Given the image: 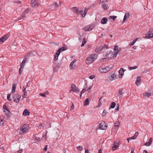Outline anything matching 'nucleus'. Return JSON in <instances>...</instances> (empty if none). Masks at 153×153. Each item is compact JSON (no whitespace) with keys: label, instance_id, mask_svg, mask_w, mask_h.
I'll use <instances>...</instances> for the list:
<instances>
[{"label":"nucleus","instance_id":"obj_1","mask_svg":"<svg viewBox=\"0 0 153 153\" xmlns=\"http://www.w3.org/2000/svg\"><path fill=\"white\" fill-rule=\"evenodd\" d=\"M97 55L96 54H91L86 59V63L90 64L92 63L97 58Z\"/></svg>","mask_w":153,"mask_h":153},{"label":"nucleus","instance_id":"obj_2","mask_svg":"<svg viewBox=\"0 0 153 153\" xmlns=\"http://www.w3.org/2000/svg\"><path fill=\"white\" fill-rule=\"evenodd\" d=\"M29 127L27 124H25L21 126L20 128L19 133L20 134H22L25 133L28 130Z\"/></svg>","mask_w":153,"mask_h":153},{"label":"nucleus","instance_id":"obj_3","mask_svg":"<svg viewBox=\"0 0 153 153\" xmlns=\"http://www.w3.org/2000/svg\"><path fill=\"white\" fill-rule=\"evenodd\" d=\"M3 111L6 116L8 118L9 116L10 110L6 104H4L3 106Z\"/></svg>","mask_w":153,"mask_h":153},{"label":"nucleus","instance_id":"obj_4","mask_svg":"<svg viewBox=\"0 0 153 153\" xmlns=\"http://www.w3.org/2000/svg\"><path fill=\"white\" fill-rule=\"evenodd\" d=\"M71 10L73 11L74 13H76L77 15H80V14L82 13H83V11L82 10H79V9L76 7H74L71 8Z\"/></svg>","mask_w":153,"mask_h":153},{"label":"nucleus","instance_id":"obj_5","mask_svg":"<svg viewBox=\"0 0 153 153\" xmlns=\"http://www.w3.org/2000/svg\"><path fill=\"white\" fill-rule=\"evenodd\" d=\"M21 97V96L19 95L18 94H15L13 97L14 101L16 102V103L19 102Z\"/></svg>","mask_w":153,"mask_h":153},{"label":"nucleus","instance_id":"obj_6","mask_svg":"<svg viewBox=\"0 0 153 153\" xmlns=\"http://www.w3.org/2000/svg\"><path fill=\"white\" fill-rule=\"evenodd\" d=\"M110 68L108 67H107L105 68H100L99 69V71L100 73H106L110 71Z\"/></svg>","mask_w":153,"mask_h":153},{"label":"nucleus","instance_id":"obj_7","mask_svg":"<svg viewBox=\"0 0 153 153\" xmlns=\"http://www.w3.org/2000/svg\"><path fill=\"white\" fill-rule=\"evenodd\" d=\"M70 91L74 92H78L79 91L78 88L74 84H73L72 85Z\"/></svg>","mask_w":153,"mask_h":153},{"label":"nucleus","instance_id":"obj_8","mask_svg":"<svg viewBox=\"0 0 153 153\" xmlns=\"http://www.w3.org/2000/svg\"><path fill=\"white\" fill-rule=\"evenodd\" d=\"M9 35L8 34L5 35L2 37L0 38V44L1 42L3 43L4 42L6 39L9 38Z\"/></svg>","mask_w":153,"mask_h":153},{"label":"nucleus","instance_id":"obj_9","mask_svg":"<svg viewBox=\"0 0 153 153\" xmlns=\"http://www.w3.org/2000/svg\"><path fill=\"white\" fill-rule=\"evenodd\" d=\"M107 128V126L105 125L104 121H102L100 124L99 128L100 129L104 130L106 129Z\"/></svg>","mask_w":153,"mask_h":153},{"label":"nucleus","instance_id":"obj_10","mask_svg":"<svg viewBox=\"0 0 153 153\" xmlns=\"http://www.w3.org/2000/svg\"><path fill=\"white\" fill-rule=\"evenodd\" d=\"M145 37L146 38L149 39L153 37V31H149L146 34L145 36Z\"/></svg>","mask_w":153,"mask_h":153},{"label":"nucleus","instance_id":"obj_11","mask_svg":"<svg viewBox=\"0 0 153 153\" xmlns=\"http://www.w3.org/2000/svg\"><path fill=\"white\" fill-rule=\"evenodd\" d=\"M124 71L123 69V68H121L119 72V78H122L124 75Z\"/></svg>","mask_w":153,"mask_h":153},{"label":"nucleus","instance_id":"obj_12","mask_svg":"<svg viewBox=\"0 0 153 153\" xmlns=\"http://www.w3.org/2000/svg\"><path fill=\"white\" fill-rule=\"evenodd\" d=\"M119 145V142L117 143L115 142H114L112 148L113 151H114L116 148L117 149Z\"/></svg>","mask_w":153,"mask_h":153},{"label":"nucleus","instance_id":"obj_13","mask_svg":"<svg viewBox=\"0 0 153 153\" xmlns=\"http://www.w3.org/2000/svg\"><path fill=\"white\" fill-rule=\"evenodd\" d=\"M123 88L120 89L119 90L118 93L117 94V96L120 98L122 97V95L123 94Z\"/></svg>","mask_w":153,"mask_h":153},{"label":"nucleus","instance_id":"obj_14","mask_svg":"<svg viewBox=\"0 0 153 153\" xmlns=\"http://www.w3.org/2000/svg\"><path fill=\"white\" fill-rule=\"evenodd\" d=\"M61 52L58 50L57 51L56 54L54 55V60L56 61L58 60V57Z\"/></svg>","mask_w":153,"mask_h":153},{"label":"nucleus","instance_id":"obj_15","mask_svg":"<svg viewBox=\"0 0 153 153\" xmlns=\"http://www.w3.org/2000/svg\"><path fill=\"white\" fill-rule=\"evenodd\" d=\"M54 63L55 64V66L54 67L53 69L54 71L58 69V68L61 66V64L60 63H57L56 62H54Z\"/></svg>","mask_w":153,"mask_h":153},{"label":"nucleus","instance_id":"obj_16","mask_svg":"<svg viewBox=\"0 0 153 153\" xmlns=\"http://www.w3.org/2000/svg\"><path fill=\"white\" fill-rule=\"evenodd\" d=\"M152 143V139L151 137L149 139L148 142H146L144 145L146 146H149Z\"/></svg>","mask_w":153,"mask_h":153},{"label":"nucleus","instance_id":"obj_17","mask_svg":"<svg viewBox=\"0 0 153 153\" xmlns=\"http://www.w3.org/2000/svg\"><path fill=\"white\" fill-rule=\"evenodd\" d=\"M26 89V87H25V86H24L22 89L23 92V94L22 95V97L23 98H25L27 96L26 92L25 91Z\"/></svg>","mask_w":153,"mask_h":153},{"label":"nucleus","instance_id":"obj_18","mask_svg":"<svg viewBox=\"0 0 153 153\" xmlns=\"http://www.w3.org/2000/svg\"><path fill=\"white\" fill-rule=\"evenodd\" d=\"M16 86V85L15 83H14L13 84V85H12V91H11V92L12 93H13V94L14 93L15 91Z\"/></svg>","mask_w":153,"mask_h":153},{"label":"nucleus","instance_id":"obj_19","mask_svg":"<svg viewBox=\"0 0 153 153\" xmlns=\"http://www.w3.org/2000/svg\"><path fill=\"white\" fill-rule=\"evenodd\" d=\"M88 11V9H85L84 13H82L80 14V16L81 17H84L85 16Z\"/></svg>","mask_w":153,"mask_h":153},{"label":"nucleus","instance_id":"obj_20","mask_svg":"<svg viewBox=\"0 0 153 153\" xmlns=\"http://www.w3.org/2000/svg\"><path fill=\"white\" fill-rule=\"evenodd\" d=\"M30 114V112L27 109H25L23 112V114L25 116L29 115Z\"/></svg>","mask_w":153,"mask_h":153},{"label":"nucleus","instance_id":"obj_21","mask_svg":"<svg viewBox=\"0 0 153 153\" xmlns=\"http://www.w3.org/2000/svg\"><path fill=\"white\" fill-rule=\"evenodd\" d=\"M75 62V61H72L70 65V68L71 69H72L75 67V65L74 64Z\"/></svg>","mask_w":153,"mask_h":153},{"label":"nucleus","instance_id":"obj_22","mask_svg":"<svg viewBox=\"0 0 153 153\" xmlns=\"http://www.w3.org/2000/svg\"><path fill=\"white\" fill-rule=\"evenodd\" d=\"M140 80L141 79L140 77H137V80L136 81L135 83L137 86H138L139 84V83H138V82H140Z\"/></svg>","mask_w":153,"mask_h":153},{"label":"nucleus","instance_id":"obj_23","mask_svg":"<svg viewBox=\"0 0 153 153\" xmlns=\"http://www.w3.org/2000/svg\"><path fill=\"white\" fill-rule=\"evenodd\" d=\"M120 51V50H118V51H116V52L115 51H114V53H113L112 54V55L113 54L112 56L114 58L115 57L117 56L118 54V53Z\"/></svg>","mask_w":153,"mask_h":153},{"label":"nucleus","instance_id":"obj_24","mask_svg":"<svg viewBox=\"0 0 153 153\" xmlns=\"http://www.w3.org/2000/svg\"><path fill=\"white\" fill-rule=\"evenodd\" d=\"M103 48V47H101V46L100 47L97 48L95 50V51L97 53L99 52Z\"/></svg>","mask_w":153,"mask_h":153},{"label":"nucleus","instance_id":"obj_25","mask_svg":"<svg viewBox=\"0 0 153 153\" xmlns=\"http://www.w3.org/2000/svg\"><path fill=\"white\" fill-rule=\"evenodd\" d=\"M151 95V94L150 93H145L143 94V96L144 97H146L147 96L149 97Z\"/></svg>","mask_w":153,"mask_h":153},{"label":"nucleus","instance_id":"obj_26","mask_svg":"<svg viewBox=\"0 0 153 153\" xmlns=\"http://www.w3.org/2000/svg\"><path fill=\"white\" fill-rule=\"evenodd\" d=\"M89 100L88 98H87L86 100L84 102V105H88L89 104Z\"/></svg>","mask_w":153,"mask_h":153},{"label":"nucleus","instance_id":"obj_27","mask_svg":"<svg viewBox=\"0 0 153 153\" xmlns=\"http://www.w3.org/2000/svg\"><path fill=\"white\" fill-rule=\"evenodd\" d=\"M102 7L104 9L106 10L108 9V5L105 4H103L102 5Z\"/></svg>","mask_w":153,"mask_h":153},{"label":"nucleus","instance_id":"obj_28","mask_svg":"<svg viewBox=\"0 0 153 153\" xmlns=\"http://www.w3.org/2000/svg\"><path fill=\"white\" fill-rule=\"evenodd\" d=\"M66 49V48L64 47H62L59 48L58 50L60 51V52L63 51Z\"/></svg>","mask_w":153,"mask_h":153},{"label":"nucleus","instance_id":"obj_29","mask_svg":"<svg viewBox=\"0 0 153 153\" xmlns=\"http://www.w3.org/2000/svg\"><path fill=\"white\" fill-rule=\"evenodd\" d=\"M21 66L20 68L19 69V74L20 75L22 74V71L23 70V68L24 67L23 66Z\"/></svg>","mask_w":153,"mask_h":153},{"label":"nucleus","instance_id":"obj_30","mask_svg":"<svg viewBox=\"0 0 153 153\" xmlns=\"http://www.w3.org/2000/svg\"><path fill=\"white\" fill-rule=\"evenodd\" d=\"M130 15L128 13H126L125 14V15L124 16V18L123 19H126L129 18Z\"/></svg>","mask_w":153,"mask_h":153},{"label":"nucleus","instance_id":"obj_31","mask_svg":"<svg viewBox=\"0 0 153 153\" xmlns=\"http://www.w3.org/2000/svg\"><path fill=\"white\" fill-rule=\"evenodd\" d=\"M120 124V123L119 121H117L115 123H114V127L117 128L119 126Z\"/></svg>","mask_w":153,"mask_h":153},{"label":"nucleus","instance_id":"obj_32","mask_svg":"<svg viewBox=\"0 0 153 153\" xmlns=\"http://www.w3.org/2000/svg\"><path fill=\"white\" fill-rule=\"evenodd\" d=\"M116 106V103L115 102H112L111 103V108H114Z\"/></svg>","mask_w":153,"mask_h":153},{"label":"nucleus","instance_id":"obj_33","mask_svg":"<svg viewBox=\"0 0 153 153\" xmlns=\"http://www.w3.org/2000/svg\"><path fill=\"white\" fill-rule=\"evenodd\" d=\"M116 75L115 74H113L111 76V78L113 80H115L116 79Z\"/></svg>","mask_w":153,"mask_h":153},{"label":"nucleus","instance_id":"obj_34","mask_svg":"<svg viewBox=\"0 0 153 153\" xmlns=\"http://www.w3.org/2000/svg\"><path fill=\"white\" fill-rule=\"evenodd\" d=\"M119 46L118 45L115 46L114 47V50L115 51H118V50L120 51V49H118Z\"/></svg>","mask_w":153,"mask_h":153},{"label":"nucleus","instance_id":"obj_35","mask_svg":"<svg viewBox=\"0 0 153 153\" xmlns=\"http://www.w3.org/2000/svg\"><path fill=\"white\" fill-rule=\"evenodd\" d=\"M36 6L37 7L38 6V4H37L36 1L35 2H34V3L32 4V7H34Z\"/></svg>","mask_w":153,"mask_h":153},{"label":"nucleus","instance_id":"obj_36","mask_svg":"<svg viewBox=\"0 0 153 153\" xmlns=\"http://www.w3.org/2000/svg\"><path fill=\"white\" fill-rule=\"evenodd\" d=\"M90 27L87 26L85 27L84 28H83V29L85 31H90Z\"/></svg>","mask_w":153,"mask_h":153},{"label":"nucleus","instance_id":"obj_37","mask_svg":"<svg viewBox=\"0 0 153 153\" xmlns=\"http://www.w3.org/2000/svg\"><path fill=\"white\" fill-rule=\"evenodd\" d=\"M29 55H30V53H28L27 55H26V56H25L23 60L26 61V60L27 59V58L28 57V56Z\"/></svg>","mask_w":153,"mask_h":153},{"label":"nucleus","instance_id":"obj_38","mask_svg":"<svg viewBox=\"0 0 153 153\" xmlns=\"http://www.w3.org/2000/svg\"><path fill=\"white\" fill-rule=\"evenodd\" d=\"M137 68V66H135L134 67H129L128 68V69L130 70H131L136 69Z\"/></svg>","mask_w":153,"mask_h":153},{"label":"nucleus","instance_id":"obj_39","mask_svg":"<svg viewBox=\"0 0 153 153\" xmlns=\"http://www.w3.org/2000/svg\"><path fill=\"white\" fill-rule=\"evenodd\" d=\"M4 123V120L0 119V126H3Z\"/></svg>","mask_w":153,"mask_h":153},{"label":"nucleus","instance_id":"obj_40","mask_svg":"<svg viewBox=\"0 0 153 153\" xmlns=\"http://www.w3.org/2000/svg\"><path fill=\"white\" fill-rule=\"evenodd\" d=\"M77 149L79 151H81L82 150L83 148L82 147L79 146L77 147Z\"/></svg>","mask_w":153,"mask_h":153},{"label":"nucleus","instance_id":"obj_41","mask_svg":"<svg viewBox=\"0 0 153 153\" xmlns=\"http://www.w3.org/2000/svg\"><path fill=\"white\" fill-rule=\"evenodd\" d=\"M117 17V16H110L109 17V18L110 19H115Z\"/></svg>","mask_w":153,"mask_h":153},{"label":"nucleus","instance_id":"obj_42","mask_svg":"<svg viewBox=\"0 0 153 153\" xmlns=\"http://www.w3.org/2000/svg\"><path fill=\"white\" fill-rule=\"evenodd\" d=\"M26 62V61H24L23 60L22 63H21L20 66L24 67Z\"/></svg>","mask_w":153,"mask_h":153},{"label":"nucleus","instance_id":"obj_43","mask_svg":"<svg viewBox=\"0 0 153 153\" xmlns=\"http://www.w3.org/2000/svg\"><path fill=\"white\" fill-rule=\"evenodd\" d=\"M30 8H28L26 10H25L24 12H25V13H28L30 11Z\"/></svg>","mask_w":153,"mask_h":153},{"label":"nucleus","instance_id":"obj_44","mask_svg":"<svg viewBox=\"0 0 153 153\" xmlns=\"http://www.w3.org/2000/svg\"><path fill=\"white\" fill-rule=\"evenodd\" d=\"M108 20H101V22L102 24H106Z\"/></svg>","mask_w":153,"mask_h":153},{"label":"nucleus","instance_id":"obj_45","mask_svg":"<svg viewBox=\"0 0 153 153\" xmlns=\"http://www.w3.org/2000/svg\"><path fill=\"white\" fill-rule=\"evenodd\" d=\"M26 13L23 12L22 14V18H21L20 19H21L22 18H24L26 17Z\"/></svg>","mask_w":153,"mask_h":153},{"label":"nucleus","instance_id":"obj_46","mask_svg":"<svg viewBox=\"0 0 153 153\" xmlns=\"http://www.w3.org/2000/svg\"><path fill=\"white\" fill-rule=\"evenodd\" d=\"M86 89L85 88L83 89L82 91L80 93V97L82 96V94H83L84 92L85 91Z\"/></svg>","mask_w":153,"mask_h":153},{"label":"nucleus","instance_id":"obj_47","mask_svg":"<svg viewBox=\"0 0 153 153\" xmlns=\"http://www.w3.org/2000/svg\"><path fill=\"white\" fill-rule=\"evenodd\" d=\"M13 2L14 3H16L17 4L19 3L20 4H22L21 1H18V0L15 1H13Z\"/></svg>","mask_w":153,"mask_h":153},{"label":"nucleus","instance_id":"obj_48","mask_svg":"<svg viewBox=\"0 0 153 153\" xmlns=\"http://www.w3.org/2000/svg\"><path fill=\"white\" fill-rule=\"evenodd\" d=\"M74 109V105L73 103L72 104L71 106V110H73Z\"/></svg>","mask_w":153,"mask_h":153},{"label":"nucleus","instance_id":"obj_49","mask_svg":"<svg viewBox=\"0 0 153 153\" xmlns=\"http://www.w3.org/2000/svg\"><path fill=\"white\" fill-rule=\"evenodd\" d=\"M139 134V133L138 132H136L135 134H134V136L135 137H136V138L138 136Z\"/></svg>","mask_w":153,"mask_h":153},{"label":"nucleus","instance_id":"obj_50","mask_svg":"<svg viewBox=\"0 0 153 153\" xmlns=\"http://www.w3.org/2000/svg\"><path fill=\"white\" fill-rule=\"evenodd\" d=\"M95 77V75H92L90 76L89 78L91 79H93Z\"/></svg>","mask_w":153,"mask_h":153},{"label":"nucleus","instance_id":"obj_51","mask_svg":"<svg viewBox=\"0 0 153 153\" xmlns=\"http://www.w3.org/2000/svg\"><path fill=\"white\" fill-rule=\"evenodd\" d=\"M35 139L36 140L39 141H40L41 140L40 137H35Z\"/></svg>","mask_w":153,"mask_h":153},{"label":"nucleus","instance_id":"obj_52","mask_svg":"<svg viewBox=\"0 0 153 153\" xmlns=\"http://www.w3.org/2000/svg\"><path fill=\"white\" fill-rule=\"evenodd\" d=\"M101 97L100 98L99 100V106H100V105H102L101 100Z\"/></svg>","mask_w":153,"mask_h":153},{"label":"nucleus","instance_id":"obj_53","mask_svg":"<svg viewBox=\"0 0 153 153\" xmlns=\"http://www.w3.org/2000/svg\"><path fill=\"white\" fill-rule=\"evenodd\" d=\"M111 52L110 51H108L106 54V56L108 55L111 53Z\"/></svg>","mask_w":153,"mask_h":153},{"label":"nucleus","instance_id":"obj_54","mask_svg":"<svg viewBox=\"0 0 153 153\" xmlns=\"http://www.w3.org/2000/svg\"><path fill=\"white\" fill-rule=\"evenodd\" d=\"M105 110H104L103 111V112L102 113V115L103 116H105L106 115V112H105Z\"/></svg>","mask_w":153,"mask_h":153},{"label":"nucleus","instance_id":"obj_55","mask_svg":"<svg viewBox=\"0 0 153 153\" xmlns=\"http://www.w3.org/2000/svg\"><path fill=\"white\" fill-rule=\"evenodd\" d=\"M39 95L41 96H42V97H45V95L44 94H42V93H40L39 94Z\"/></svg>","mask_w":153,"mask_h":153},{"label":"nucleus","instance_id":"obj_56","mask_svg":"<svg viewBox=\"0 0 153 153\" xmlns=\"http://www.w3.org/2000/svg\"><path fill=\"white\" fill-rule=\"evenodd\" d=\"M38 127L39 128H42L43 126L42 124H40L38 126Z\"/></svg>","mask_w":153,"mask_h":153},{"label":"nucleus","instance_id":"obj_57","mask_svg":"<svg viewBox=\"0 0 153 153\" xmlns=\"http://www.w3.org/2000/svg\"><path fill=\"white\" fill-rule=\"evenodd\" d=\"M78 39L80 42H81L82 40V37L81 35H80V36L78 37Z\"/></svg>","mask_w":153,"mask_h":153},{"label":"nucleus","instance_id":"obj_58","mask_svg":"<svg viewBox=\"0 0 153 153\" xmlns=\"http://www.w3.org/2000/svg\"><path fill=\"white\" fill-rule=\"evenodd\" d=\"M48 147V146L47 145H46L44 149V150L45 151H46Z\"/></svg>","mask_w":153,"mask_h":153},{"label":"nucleus","instance_id":"obj_59","mask_svg":"<svg viewBox=\"0 0 153 153\" xmlns=\"http://www.w3.org/2000/svg\"><path fill=\"white\" fill-rule=\"evenodd\" d=\"M113 80L111 78H109V79H108V81L110 82H111Z\"/></svg>","mask_w":153,"mask_h":153},{"label":"nucleus","instance_id":"obj_60","mask_svg":"<svg viewBox=\"0 0 153 153\" xmlns=\"http://www.w3.org/2000/svg\"><path fill=\"white\" fill-rule=\"evenodd\" d=\"M82 43H85V44L86 43V41H85V38H84L83 39Z\"/></svg>","mask_w":153,"mask_h":153},{"label":"nucleus","instance_id":"obj_61","mask_svg":"<svg viewBox=\"0 0 153 153\" xmlns=\"http://www.w3.org/2000/svg\"><path fill=\"white\" fill-rule=\"evenodd\" d=\"M138 38H136V39H134V41H133V42L134 43H135L136 42V41L137 40V39H138Z\"/></svg>","mask_w":153,"mask_h":153},{"label":"nucleus","instance_id":"obj_62","mask_svg":"<svg viewBox=\"0 0 153 153\" xmlns=\"http://www.w3.org/2000/svg\"><path fill=\"white\" fill-rule=\"evenodd\" d=\"M131 140V139H133V140H134L135 139H136V137H135L134 136H133V137H130V138H129Z\"/></svg>","mask_w":153,"mask_h":153},{"label":"nucleus","instance_id":"obj_63","mask_svg":"<svg viewBox=\"0 0 153 153\" xmlns=\"http://www.w3.org/2000/svg\"><path fill=\"white\" fill-rule=\"evenodd\" d=\"M98 153H102V150L101 149H100L99 150V152H98Z\"/></svg>","mask_w":153,"mask_h":153},{"label":"nucleus","instance_id":"obj_64","mask_svg":"<svg viewBox=\"0 0 153 153\" xmlns=\"http://www.w3.org/2000/svg\"><path fill=\"white\" fill-rule=\"evenodd\" d=\"M131 153H134V149L133 148H132L131 149Z\"/></svg>","mask_w":153,"mask_h":153}]
</instances>
